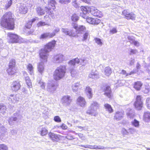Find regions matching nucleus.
<instances>
[{
	"label": "nucleus",
	"mask_w": 150,
	"mask_h": 150,
	"mask_svg": "<svg viewBox=\"0 0 150 150\" xmlns=\"http://www.w3.org/2000/svg\"><path fill=\"white\" fill-rule=\"evenodd\" d=\"M127 111H129V112H127V115L128 117L130 118H133L134 117V114L132 113V110L130 108L127 110Z\"/></svg>",
	"instance_id": "obj_40"
},
{
	"label": "nucleus",
	"mask_w": 150,
	"mask_h": 150,
	"mask_svg": "<svg viewBox=\"0 0 150 150\" xmlns=\"http://www.w3.org/2000/svg\"><path fill=\"white\" fill-rule=\"evenodd\" d=\"M99 106V104L97 102L93 101L91 103L86 113L95 116H96L97 113L96 111Z\"/></svg>",
	"instance_id": "obj_5"
},
{
	"label": "nucleus",
	"mask_w": 150,
	"mask_h": 150,
	"mask_svg": "<svg viewBox=\"0 0 150 150\" xmlns=\"http://www.w3.org/2000/svg\"><path fill=\"white\" fill-rule=\"evenodd\" d=\"M54 120L55 121L58 122H59L61 121V120L59 116H55L54 118Z\"/></svg>",
	"instance_id": "obj_59"
},
{
	"label": "nucleus",
	"mask_w": 150,
	"mask_h": 150,
	"mask_svg": "<svg viewBox=\"0 0 150 150\" xmlns=\"http://www.w3.org/2000/svg\"><path fill=\"white\" fill-rule=\"evenodd\" d=\"M36 11L38 15L39 16H42L45 14V11L40 7H37Z\"/></svg>",
	"instance_id": "obj_37"
},
{
	"label": "nucleus",
	"mask_w": 150,
	"mask_h": 150,
	"mask_svg": "<svg viewBox=\"0 0 150 150\" xmlns=\"http://www.w3.org/2000/svg\"><path fill=\"white\" fill-rule=\"evenodd\" d=\"M146 104L147 107L150 109V98H147L146 100Z\"/></svg>",
	"instance_id": "obj_56"
},
{
	"label": "nucleus",
	"mask_w": 150,
	"mask_h": 150,
	"mask_svg": "<svg viewBox=\"0 0 150 150\" xmlns=\"http://www.w3.org/2000/svg\"><path fill=\"white\" fill-rule=\"evenodd\" d=\"M122 14L127 19H131L134 20L135 18V15L132 13H130L128 10H125L122 11Z\"/></svg>",
	"instance_id": "obj_17"
},
{
	"label": "nucleus",
	"mask_w": 150,
	"mask_h": 150,
	"mask_svg": "<svg viewBox=\"0 0 150 150\" xmlns=\"http://www.w3.org/2000/svg\"><path fill=\"white\" fill-rule=\"evenodd\" d=\"M96 149H108L110 148L109 147H105L103 146H101L100 145L97 146L96 145Z\"/></svg>",
	"instance_id": "obj_55"
},
{
	"label": "nucleus",
	"mask_w": 150,
	"mask_h": 150,
	"mask_svg": "<svg viewBox=\"0 0 150 150\" xmlns=\"http://www.w3.org/2000/svg\"><path fill=\"white\" fill-rule=\"evenodd\" d=\"M8 100L12 103H14L18 100V98H17L16 95L11 94L8 97Z\"/></svg>",
	"instance_id": "obj_28"
},
{
	"label": "nucleus",
	"mask_w": 150,
	"mask_h": 150,
	"mask_svg": "<svg viewBox=\"0 0 150 150\" xmlns=\"http://www.w3.org/2000/svg\"><path fill=\"white\" fill-rule=\"evenodd\" d=\"M71 0H59V2L62 4H66L69 3Z\"/></svg>",
	"instance_id": "obj_58"
},
{
	"label": "nucleus",
	"mask_w": 150,
	"mask_h": 150,
	"mask_svg": "<svg viewBox=\"0 0 150 150\" xmlns=\"http://www.w3.org/2000/svg\"><path fill=\"white\" fill-rule=\"evenodd\" d=\"M21 87L20 81H18L13 82L11 85V90L13 91L16 92L19 90Z\"/></svg>",
	"instance_id": "obj_14"
},
{
	"label": "nucleus",
	"mask_w": 150,
	"mask_h": 150,
	"mask_svg": "<svg viewBox=\"0 0 150 150\" xmlns=\"http://www.w3.org/2000/svg\"><path fill=\"white\" fill-rule=\"evenodd\" d=\"M8 35L9 38V41L10 42L21 43L23 42V40L16 34L9 33H8Z\"/></svg>",
	"instance_id": "obj_7"
},
{
	"label": "nucleus",
	"mask_w": 150,
	"mask_h": 150,
	"mask_svg": "<svg viewBox=\"0 0 150 150\" xmlns=\"http://www.w3.org/2000/svg\"><path fill=\"white\" fill-rule=\"evenodd\" d=\"M12 0H9V1H8L6 4L5 5L4 8L6 9H7L11 6L12 4Z\"/></svg>",
	"instance_id": "obj_45"
},
{
	"label": "nucleus",
	"mask_w": 150,
	"mask_h": 150,
	"mask_svg": "<svg viewBox=\"0 0 150 150\" xmlns=\"http://www.w3.org/2000/svg\"><path fill=\"white\" fill-rule=\"evenodd\" d=\"M66 66L62 65L58 67L55 70L54 74V78L55 80H59L65 76L66 71Z\"/></svg>",
	"instance_id": "obj_3"
},
{
	"label": "nucleus",
	"mask_w": 150,
	"mask_h": 150,
	"mask_svg": "<svg viewBox=\"0 0 150 150\" xmlns=\"http://www.w3.org/2000/svg\"><path fill=\"white\" fill-rule=\"evenodd\" d=\"M80 86L79 82H77L73 84L72 87L73 91L74 92L77 91L78 88H79Z\"/></svg>",
	"instance_id": "obj_35"
},
{
	"label": "nucleus",
	"mask_w": 150,
	"mask_h": 150,
	"mask_svg": "<svg viewBox=\"0 0 150 150\" xmlns=\"http://www.w3.org/2000/svg\"><path fill=\"white\" fill-rule=\"evenodd\" d=\"M82 17L86 19L88 22L92 24H98L100 22L98 19L89 17L86 15H82Z\"/></svg>",
	"instance_id": "obj_18"
},
{
	"label": "nucleus",
	"mask_w": 150,
	"mask_h": 150,
	"mask_svg": "<svg viewBox=\"0 0 150 150\" xmlns=\"http://www.w3.org/2000/svg\"><path fill=\"white\" fill-rule=\"evenodd\" d=\"M124 112L123 111H117L116 112L114 117V119L116 120H121L123 117Z\"/></svg>",
	"instance_id": "obj_22"
},
{
	"label": "nucleus",
	"mask_w": 150,
	"mask_h": 150,
	"mask_svg": "<svg viewBox=\"0 0 150 150\" xmlns=\"http://www.w3.org/2000/svg\"><path fill=\"white\" fill-rule=\"evenodd\" d=\"M85 92L88 98L89 99L91 98L93 96L92 89L89 86H87L85 89Z\"/></svg>",
	"instance_id": "obj_26"
},
{
	"label": "nucleus",
	"mask_w": 150,
	"mask_h": 150,
	"mask_svg": "<svg viewBox=\"0 0 150 150\" xmlns=\"http://www.w3.org/2000/svg\"><path fill=\"white\" fill-rule=\"evenodd\" d=\"M143 105L142 97L140 96H137L136 98V101L134 103L135 107L137 110H140L143 106Z\"/></svg>",
	"instance_id": "obj_12"
},
{
	"label": "nucleus",
	"mask_w": 150,
	"mask_h": 150,
	"mask_svg": "<svg viewBox=\"0 0 150 150\" xmlns=\"http://www.w3.org/2000/svg\"><path fill=\"white\" fill-rule=\"evenodd\" d=\"M69 64L71 67L73 68L76 64H80L83 66L85 65L86 63L84 59H79L78 58H76L68 62Z\"/></svg>",
	"instance_id": "obj_8"
},
{
	"label": "nucleus",
	"mask_w": 150,
	"mask_h": 150,
	"mask_svg": "<svg viewBox=\"0 0 150 150\" xmlns=\"http://www.w3.org/2000/svg\"><path fill=\"white\" fill-rule=\"evenodd\" d=\"M131 123L132 126L134 127L138 128L139 127V122L136 119H134V120L131 122Z\"/></svg>",
	"instance_id": "obj_41"
},
{
	"label": "nucleus",
	"mask_w": 150,
	"mask_h": 150,
	"mask_svg": "<svg viewBox=\"0 0 150 150\" xmlns=\"http://www.w3.org/2000/svg\"><path fill=\"white\" fill-rule=\"evenodd\" d=\"M117 29L115 28H113L112 29H111L110 31V33L112 34L115 33H117Z\"/></svg>",
	"instance_id": "obj_64"
},
{
	"label": "nucleus",
	"mask_w": 150,
	"mask_h": 150,
	"mask_svg": "<svg viewBox=\"0 0 150 150\" xmlns=\"http://www.w3.org/2000/svg\"><path fill=\"white\" fill-rule=\"evenodd\" d=\"M72 5L76 8H78L80 7L79 4L78 3L77 0H74L73 1L72 3Z\"/></svg>",
	"instance_id": "obj_49"
},
{
	"label": "nucleus",
	"mask_w": 150,
	"mask_h": 150,
	"mask_svg": "<svg viewBox=\"0 0 150 150\" xmlns=\"http://www.w3.org/2000/svg\"><path fill=\"white\" fill-rule=\"evenodd\" d=\"M74 28L75 29V32L76 34H83L86 31V28L83 25H79L78 26L75 24L72 25Z\"/></svg>",
	"instance_id": "obj_10"
},
{
	"label": "nucleus",
	"mask_w": 150,
	"mask_h": 150,
	"mask_svg": "<svg viewBox=\"0 0 150 150\" xmlns=\"http://www.w3.org/2000/svg\"><path fill=\"white\" fill-rule=\"evenodd\" d=\"M7 72L9 75H12L16 73V70L15 68L9 67L7 70Z\"/></svg>",
	"instance_id": "obj_36"
},
{
	"label": "nucleus",
	"mask_w": 150,
	"mask_h": 150,
	"mask_svg": "<svg viewBox=\"0 0 150 150\" xmlns=\"http://www.w3.org/2000/svg\"><path fill=\"white\" fill-rule=\"evenodd\" d=\"M143 91L144 93H147L149 91V87L148 86H145V89Z\"/></svg>",
	"instance_id": "obj_63"
},
{
	"label": "nucleus",
	"mask_w": 150,
	"mask_h": 150,
	"mask_svg": "<svg viewBox=\"0 0 150 150\" xmlns=\"http://www.w3.org/2000/svg\"><path fill=\"white\" fill-rule=\"evenodd\" d=\"M27 75V74L26 73H25L24 74L26 83L29 88H31L32 87V83L29 77L28 76H26Z\"/></svg>",
	"instance_id": "obj_30"
},
{
	"label": "nucleus",
	"mask_w": 150,
	"mask_h": 150,
	"mask_svg": "<svg viewBox=\"0 0 150 150\" xmlns=\"http://www.w3.org/2000/svg\"><path fill=\"white\" fill-rule=\"evenodd\" d=\"M112 72L111 68L109 67H105V74L107 76H110Z\"/></svg>",
	"instance_id": "obj_38"
},
{
	"label": "nucleus",
	"mask_w": 150,
	"mask_h": 150,
	"mask_svg": "<svg viewBox=\"0 0 150 150\" xmlns=\"http://www.w3.org/2000/svg\"><path fill=\"white\" fill-rule=\"evenodd\" d=\"M70 73L72 76L73 77H75L76 76L77 74L76 71L74 69H71V68H70Z\"/></svg>",
	"instance_id": "obj_47"
},
{
	"label": "nucleus",
	"mask_w": 150,
	"mask_h": 150,
	"mask_svg": "<svg viewBox=\"0 0 150 150\" xmlns=\"http://www.w3.org/2000/svg\"><path fill=\"white\" fill-rule=\"evenodd\" d=\"M61 31L65 35L69 36L74 37L76 35L75 31L74 30H69L66 28H62L61 29Z\"/></svg>",
	"instance_id": "obj_13"
},
{
	"label": "nucleus",
	"mask_w": 150,
	"mask_h": 150,
	"mask_svg": "<svg viewBox=\"0 0 150 150\" xmlns=\"http://www.w3.org/2000/svg\"><path fill=\"white\" fill-rule=\"evenodd\" d=\"M56 3L54 0H49L48 2L47 6H46L45 8V11L48 15H50L52 14V9H55V5Z\"/></svg>",
	"instance_id": "obj_6"
},
{
	"label": "nucleus",
	"mask_w": 150,
	"mask_h": 150,
	"mask_svg": "<svg viewBox=\"0 0 150 150\" xmlns=\"http://www.w3.org/2000/svg\"><path fill=\"white\" fill-rule=\"evenodd\" d=\"M77 104L81 107H84L86 105L85 99L83 97L80 96L77 100Z\"/></svg>",
	"instance_id": "obj_23"
},
{
	"label": "nucleus",
	"mask_w": 150,
	"mask_h": 150,
	"mask_svg": "<svg viewBox=\"0 0 150 150\" xmlns=\"http://www.w3.org/2000/svg\"><path fill=\"white\" fill-rule=\"evenodd\" d=\"M6 108L2 103H0V114L1 115H4L6 113Z\"/></svg>",
	"instance_id": "obj_31"
},
{
	"label": "nucleus",
	"mask_w": 150,
	"mask_h": 150,
	"mask_svg": "<svg viewBox=\"0 0 150 150\" xmlns=\"http://www.w3.org/2000/svg\"><path fill=\"white\" fill-rule=\"evenodd\" d=\"M95 42L97 43V44L99 45L100 46H101L103 45L102 42L101 41L100 39L98 38H95Z\"/></svg>",
	"instance_id": "obj_50"
},
{
	"label": "nucleus",
	"mask_w": 150,
	"mask_h": 150,
	"mask_svg": "<svg viewBox=\"0 0 150 150\" xmlns=\"http://www.w3.org/2000/svg\"><path fill=\"white\" fill-rule=\"evenodd\" d=\"M142 85V84L140 81L135 82L134 83V88L137 90L139 91Z\"/></svg>",
	"instance_id": "obj_34"
},
{
	"label": "nucleus",
	"mask_w": 150,
	"mask_h": 150,
	"mask_svg": "<svg viewBox=\"0 0 150 150\" xmlns=\"http://www.w3.org/2000/svg\"><path fill=\"white\" fill-rule=\"evenodd\" d=\"M65 59V57L64 55L61 54L55 55L53 58V61L55 63L62 62Z\"/></svg>",
	"instance_id": "obj_16"
},
{
	"label": "nucleus",
	"mask_w": 150,
	"mask_h": 150,
	"mask_svg": "<svg viewBox=\"0 0 150 150\" xmlns=\"http://www.w3.org/2000/svg\"><path fill=\"white\" fill-rule=\"evenodd\" d=\"M135 73V72L134 71H132L129 73H127L126 72L125 70H122L120 73V74L123 75H126V76H128L131 75L132 74H133Z\"/></svg>",
	"instance_id": "obj_44"
},
{
	"label": "nucleus",
	"mask_w": 150,
	"mask_h": 150,
	"mask_svg": "<svg viewBox=\"0 0 150 150\" xmlns=\"http://www.w3.org/2000/svg\"><path fill=\"white\" fill-rule=\"evenodd\" d=\"M60 31L59 28L58 27L55 28L51 33H47L42 34L40 37V39H44L46 38H52L56 34L58 33Z\"/></svg>",
	"instance_id": "obj_9"
},
{
	"label": "nucleus",
	"mask_w": 150,
	"mask_h": 150,
	"mask_svg": "<svg viewBox=\"0 0 150 150\" xmlns=\"http://www.w3.org/2000/svg\"><path fill=\"white\" fill-rule=\"evenodd\" d=\"M127 38L128 40H129V42L131 43H132L134 40V37L132 36H128L127 37Z\"/></svg>",
	"instance_id": "obj_61"
},
{
	"label": "nucleus",
	"mask_w": 150,
	"mask_h": 150,
	"mask_svg": "<svg viewBox=\"0 0 150 150\" xmlns=\"http://www.w3.org/2000/svg\"><path fill=\"white\" fill-rule=\"evenodd\" d=\"M57 88V86L55 83L51 82L47 84V91L51 93H53L55 91Z\"/></svg>",
	"instance_id": "obj_19"
},
{
	"label": "nucleus",
	"mask_w": 150,
	"mask_h": 150,
	"mask_svg": "<svg viewBox=\"0 0 150 150\" xmlns=\"http://www.w3.org/2000/svg\"><path fill=\"white\" fill-rule=\"evenodd\" d=\"M17 11L21 13L25 14L27 13L28 8L25 4H18L17 5Z\"/></svg>",
	"instance_id": "obj_11"
},
{
	"label": "nucleus",
	"mask_w": 150,
	"mask_h": 150,
	"mask_svg": "<svg viewBox=\"0 0 150 150\" xmlns=\"http://www.w3.org/2000/svg\"><path fill=\"white\" fill-rule=\"evenodd\" d=\"M27 69L30 74L32 75L33 74V68L31 64H29L27 65Z\"/></svg>",
	"instance_id": "obj_42"
},
{
	"label": "nucleus",
	"mask_w": 150,
	"mask_h": 150,
	"mask_svg": "<svg viewBox=\"0 0 150 150\" xmlns=\"http://www.w3.org/2000/svg\"><path fill=\"white\" fill-rule=\"evenodd\" d=\"M104 106L106 110L110 113H111L113 112V110L111 106L109 104L107 103L105 104Z\"/></svg>",
	"instance_id": "obj_39"
},
{
	"label": "nucleus",
	"mask_w": 150,
	"mask_h": 150,
	"mask_svg": "<svg viewBox=\"0 0 150 150\" xmlns=\"http://www.w3.org/2000/svg\"><path fill=\"white\" fill-rule=\"evenodd\" d=\"M47 25V23H46L45 22L40 21L37 23V25L38 27H39L44 26Z\"/></svg>",
	"instance_id": "obj_54"
},
{
	"label": "nucleus",
	"mask_w": 150,
	"mask_h": 150,
	"mask_svg": "<svg viewBox=\"0 0 150 150\" xmlns=\"http://www.w3.org/2000/svg\"><path fill=\"white\" fill-rule=\"evenodd\" d=\"M144 118L146 121L148 122L150 121V112L149 111L145 112L144 115Z\"/></svg>",
	"instance_id": "obj_33"
},
{
	"label": "nucleus",
	"mask_w": 150,
	"mask_h": 150,
	"mask_svg": "<svg viewBox=\"0 0 150 150\" xmlns=\"http://www.w3.org/2000/svg\"><path fill=\"white\" fill-rule=\"evenodd\" d=\"M89 77L93 79H96L99 78V75L98 73L96 71H92L89 75Z\"/></svg>",
	"instance_id": "obj_24"
},
{
	"label": "nucleus",
	"mask_w": 150,
	"mask_h": 150,
	"mask_svg": "<svg viewBox=\"0 0 150 150\" xmlns=\"http://www.w3.org/2000/svg\"><path fill=\"white\" fill-rule=\"evenodd\" d=\"M0 136L3 137L7 138L8 132L7 129L5 127L0 123Z\"/></svg>",
	"instance_id": "obj_20"
},
{
	"label": "nucleus",
	"mask_w": 150,
	"mask_h": 150,
	"mask_svg": "<svg viewBox=\"0 0 150 150\" xmlns=\"http://www.w3.org/2000/svg\"><path fill=\"white\" fill-rule=\"evenodd\" d=\"M1 25L4 28L13 29L14 27V20L11 12L6 13L1 19Z\"/></svg>",
	"instance_id": "obj_2"
},
{
	"label": "nucleus",
	"mask_w": 150,
	"mask_h": 150,
	"mask_svg": "<svg viewBox=\"0 0 150 150\" xmlns=\"http://www.w3.org/2000/svg\"><path fill=\"white\" fill-rule=\"evenodd\" d=\"M14 117H11L9 118L8 120V123L11 126H13L15 125L16 123L18 122L21 119L22 116L21 114L19 111L14 114Z\"/></svg>",
	"instance_id": "obj_4"
},
{
	"label": "nucleus",
	"mask_w": 150,
	"mask_h": 150,
	"mask_svg": "<svg viewBox=\"0 0 150 150\" xmlns=\"http://www.w3.org/2000/svg\"><path fill=\"white\" fill-rule=\"evenodd\" d=\"M16 62L15 59H11L10 60L9 64V67L15 68Z\"/></svg>",
	"instance_id": "obj_43"
},
{
	"label": "nucleus",
	"mask_w": 150,
	"mask_h": 150,
	"mask_svg": "<svg viewBox=\"0 0 150 150\" xmlns=\"http://www.w3.org/2000/svg\"><path fill=\"white\" fill-rule=\"evenodd\" d=\"M83 36L82 41H86L90 37L89 31L88 30H86L84 32Z\"/></svg>",
	"instance_id": "obj_32"
},
{
	"label": "nucleus",
	"mask_w": 150,
	"mask_h": 150,
	"mask_svg": "<svg viewBox=\"0 0 150 150\" xmlns=\"http://www.w3.org/2000/svg\"><path fill=\"white\" fill-rule=\"evenodd\" d=\"M129 51L130 52L129 54L130 55L136 54L138 52V51L137 50H134L132 49H130L129 50Z\"/></svg>",
	"instance_id": "obj_53"
},
{
	"label": "nucleus",
	"mask_w": 150,
	"mask_h": 150,
	"mask_svg": "<svg viewBox=\"0 0 150 150\" xmlns=\"http://www.w3.org/2000/svg\"><path fill=\"white\" fill-rule=\"evenodd\" d=\"M104 90L105 94L108 98H110L111 91L110 86H106L104 88Z\"/></svg>",
	"instance_id": "obj_25"
},
{
	"label": "nucleus",
	"mask_w": 150,
	"mask_h": 150,
	"mask_svg": "<svg viewBox=\"0 0 150 150\" xmlns=\"http://www.w3.org/2000/svg\"><path fill=\"white\" fill-rule=\"evenodd\" d=\"M56 41L54 40H53L49 42L44 49H41L40 51L39 55L41 62L38 66V69L41 74L44 70V62H47L49 52L54 47Z\"/></svg>",
	"instance_id": "obj_1"
},
{
	"label": "nucleus",
	"mask_w": 150,
	"mask_h": 150,
	"mask_svg": "<svg viewBox=\"0 0 150 150\" xmlns=\"http://www.w3.org/2000/svg\"><path fill=\"white\" fill-rule=\"evenodd\" d=\"M61 101L63 105L66 106L70 104L71 102V99L70 96H66L62 98Z\"/></svg>",
	"instance_id": "obj_21"
},
{
	"label": "nucleus",
	"mask_w": 150,
	"mask_h": 150,
	"mask_svg": "<svg viewBox=\"0 0 150 150\" xmlns=\"http://www.w3.org/2000/svg\"><path fill=\"white\" fill-rule=\"evenodd\" d=\"M136 131L135 129L132 128H129L128 129L129 134H133Z\"/></svg>",
	"instance_id": "obj_60"
},
{
	"label": "nucleus",
	"mask_w": 150,
	"mask_h": 150,
	"mask_svg": "<svg viewBox=\"0 0 150 150\" xmlns=\"http://www.w3.org/2000/svg\"><path fill=\"white\" fill-rule=\"evenodd\" d=\"M17 134V131L16 129H10L9 134L11 135H14L16 134Z\"/></svg>",
	"instance_id": "obj_52"
},
{
	"label": "nucleus",
	"mask_w": 150,
	"mask_h": 150,
	"mask_svg": "<svg viewBox=\"0 0 150 150\" xmlns=\"http://www.w3.org/2000/svg\"><path fill=\"white\" fill-rule=\"evenodd\" d=\"M8 147L4 144H0V150H8Z\"/></svg>",
	"instance_id": "obj_51"
},
{
	"label": "nucleus",
	"mask_w": 150,
	"mask_h": 150,
	"mask_svg": "<svg viewBox=\"0 0 150 150\" xmlns=\"http://www.w3.org/2000/svg\"><path fill=\"white\" fill-rule=\"evenodd\" d=\"M32 23L31 21H29L26 24L25 26L27 28H30L32 26Z\"/></svg>",
	"instance_id": "obj_62"
},
{
	"label": "nucleus",
	"mask_w": 150,
	"mask_h": 150,
	"mask_svg": "<svg viewBox=\"0 0 150 150\" xmlns=\"http://www.w3.org/2000/svg\"><path fill=\"white\" fill-rule=\"evenodd\" d=\"M90 12L93 16L100 18L102 17V13L94 7H92L90 8Z\"/></svg>",
	"instance_id": "obj_15"
},
{
	"label": "nucleus",
	"mask_w": 150,
	"mask_h": 150,
	"mask_svg": "<svg viewBox=\"0 0 150 150\" xmlns=\"http://www.w3.org/2000/svg\"><path fill=\"white\" fill-rule=\"evenodd\" d=\"M45 83H43L41 81H40L38 83L39 86L42 89H44L45 88Z\"/></svg>",
	"instance_id": "obj_57"
},
{
	"label": "nucleus",
	"mask_w": 150,
	"mask_h": 150,
	"mask_svg": "<svg viewBox=\"0 0 150 150\" xmlns=\"http://www.w3.org/2000/svg\"><path fill=\"white\" fill-rule=\"evenodd\" d=\"M80 8L82 12L80 13V15L82 17V15H86L88 13L89 10L88 9L87 7L81 6Z\"/></svg>",
	"instance_id": "obj_29"
},
{
	"label": "nucleus",
	"mask_w": 150,
	"mask_h": 150,
	"mask_svg": "<svg viewBox=\"0 0 150 150\" xmlns=\"http://www.w3.org/2000/svg\"><path fill=\"white\" fill-rule=\"evenodd\" d=\"M41 134L42 136H44L48 132L47 129L45 127H42L41 128L40 131Z\"/></svg>",
	"instance_id": "obj_46"
},
{
	"label": "nucleus",
	"mask_w": 150,
	"mask_h": 150,
	"mask_svg": "<svg viewBox=\"0 0 150 150\" xmlns=\"http://www.w3.org/2000/svg\"><path fill=\"white\" fill-rule=\"evenodd\" d=\"M49 136L50 138H51L53 141L57 142L59 139V138L57 135L55 134L54 133L50 132L49 134Z\"/></svg>",
	"instance_id": "obj_27"
},
{
	"label": "nucleus",
	"mask_w": 150,
	"mask_h": 150,
	"mask_svg": "<svg viewBox=\"0 0 150 150\" xmlns=\"http://www.w3.org/2000/svg\"><path fill=\"white\" fill-rule=\"evenodd\" d=\"M72 21L74 22L77 21L79 19V17L76 14H73L71 18Z\"/></svg>",
	"instance_id": "obj_48"
}]
</instances>
